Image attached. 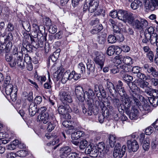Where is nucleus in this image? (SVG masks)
<instances>
[{
	"label": "nucleus",
	"mask_w": 158,
	"mask_h": 158,
	"mask_svg": "<svg viewBox=\"0 0 158 158\" xmlns=\"http://www.w3.org/2000/svg\"><path fill=\"white\" fill-rule=\"evenodd\" d=\"M123 83L121 81H119L117 85V91L121 96V99L123 102L125 110L129 109L131 107L132 103L135 104L134 106H138L140 104L139 99L136 98L137 95L135 93H133L131 96L128 97L123 87Z\"/></svg>",
	"instance_id": "nucleus-1"
},
{
	"label": "nucleus",
	"mask_w": 158,
	"mask_h": 158,
	"mask_svg": "<svg viewBox=\"0 0 158 158\" xmlns=\"http://www.w3.org/2000/svg\"><path fill=\"white\" fill-rule=\"evenodd\" d=\"M75 92L77 98L81 102H83L86 97L89 98L90 96L94 95L92 89H89L87 91L84 92L83 88L80 86L76 87Z\"/></svg>",
	"instance_id": "nucleus-2"
},
{
	"label": "nucleus",
	"mask_w": 158,
	"mask_h": 158,
	"mask_svg": "<svg viewBox=\"0 0 158 158\" xmlns=\"http://www.w3.org/2000/svg\"><path fill=\"white\" fill-rule=\"evenodd\" d=\"M118 19L123 21L125 23H132L134 19L133 14L123 10H118Z\"/></svg>",
	"instance_id": "nucleus-3"
},
{
	"label": "nucleus",
	"mask_w": 158,
	"mask_h": 158,
	"mask_svg": "<svg viewBox=\"0 0 158 158\" xmlns=\"http://www.w3.org/2000/svg\"><path fill=\"white\" fill-rule=\"evenodd\" d=\"M106 152L105 150V145L104 143H99L97 147H93L90 156L93 157H96L98 156L102 158L104 157Z\"/></svg>",
	"instance_id": "nucleus-4"
},
{
	"label": "nucleus",
	"mask_w": 158,
	"mask_h": 158,
	"mask_svg": "<svg viewBox=\"0 0 158 158\" xmlns=\"http://www.w3.org/2000/svg\"><path fill=\"white\" fill-rule=\"evenodd\" d=\"M99 6V2L97 0H85L83 7V11L88 10L90 13L96 11Z\"/></svg>",
	"instance_id": "nucleus-5"
},
{
	"label": "nucleus",
	"mask_w": 158,
	"mask_h": 158,
	"mask_svg": "<svg viewBox=\"0 0 158 158\" xmlns=\"http://www.w3.org/2000/svg\"><path fill=\"white\" fill-rule=\"evenodd\" d=\"M134 28L137 30L142 31L145 28H147L148 26V21L144 19H142L140 21L138 19H136L132 23Z\"/></svg>",
	"instance_id": "nucleus-6"
},
{
	"label": "nucleus",
	"mask_w": 158,
	"mask_h": 158,
	"mask_svg": "<svg viewBox=\"0 0 158 158\" xmlns=\"http://www.w3.org/2000/svg\"><path fill=\"white\" fill-rule=\"evenodd\" d=\"M123 79L127 83V85L129 88L132 92L134 93L135 92V90L137 89L138 87L133 84L134 81L131 83V82L133 80V77L126 73L121 75Z\"/></svg>",
	"instance_id": "nucleus-7"
},
{
	"label": "nucleus",
	"mask_w": 158,
	"mask_h": 158,
	"mask_svg": "<svg viewBox=\"0 0 158 158\" xmlns=\"http://www.w3.org/2000/svg\"><path fill=\"white\" fill-rule=\"evenodd\" d=\"M126 149V145H123L122 148H121V146L120 144L119 143H117L113 152V156L115 158L118 157L119 158H122L124 155Z\"/></svg>",
	"instance_id": "nucleus-8"
},
{
	"label": "nucleus",
	"mask_w": 158,
	"mask_h": 158,
	"mask_svg": "<svg viewBox=\"0 0 158 158\" xmlns=\"http://www.w3.org/2000/svg\"><path fill=\"white\" fill-rule=\"evenodd\" d=\"M38 121L44 124H47L52 122V117L48 113L39 115L37 118Z\"/></svg>",
	"instance_id": "nucleus-9"
},
{
	"label": "nucleus",
	"mask_w": 158,
	"mask_h": 158,
	"mask_svg": "<svg viewBox=\"0 0 158 158\" xmlns=\"http://www.w3.org/2000/svg\"><path fill=\"white\" fill-rule=\"evenodd\" d=\"M60 100L64 103L66 104L67 102L71 103L73 101L71 96L69 93L65 91H62L60 93Z\"/></svg>",
	"instance_id": "nucleus-10"
},
{
	"label": "nucleus",
	"mask_w": 158,
	"mask_h": 158,
	"mask_svg": "<svg viewBox=\"0 0 158 158\" xmlns=\"http://www.w3.org/2000/svg\"><path fill=\"white\" fill-rule=\"evenodd\" d=\"M19 58L14 57L9 62V64L11 67H14L17 64L19 67L23 68L24 67V61L22 59L20 61H18Z\"/></svg>",
	"instance_id": "nucleus-11"
},
{
	"label": "nucleus",
	"mask_w": 158,
	"mask_h": 158,
	"mask_svg": "<svg viewBox=\"0 0 158 158\" xmlns=\"http://www.w3.org/2000/svg\"><path fill=\"white\" fill-rule=\"evenodd\" d=\"M94 61L96 64L99 66L98 67H99L101 69H102L105 61L103 55L102 54L97 53L94 58Z\"/></svg>",
	"instance_id": "nucleus-12"
},
{
	"label": "nucleus",
	"mask_w": 158,
	"mask_h": 158,
	"mask_svg": "<svg viewBox=\"0 0 158 158\" xmlns=\"http://www.w3.org/2000/svg\"><path fill=\"white\" fill-rule=\"evenodd\" d=\"M127 144L129 150L133 152L136 151L139 148V145L137 142L135 140L133 141L128 140L127 142Z\"/></svg>",
	"instance_id": "nucleus-13"
},
{
	"label": "nucleus",
	"mask_w": 158,
	"mask_h": 158,
	"mask_svg": "<svg viewBox=\"0 0 158 158\" xmlns=\"http://www.w3.org/2000/svg\"><path fill=\"white\" fill-rule=\"evenodd\" d=\"M134 85L138 87H138L145 89L148 88L149 83L146 81L137 79L134 81Z\"/></svg>",
	"instance_id": "nucleus-14"
},
{
	"label": "nucleus",
	"mask_w": 158,
	"mask_h": 158,
	"mask_svg": "<svg viewBox=\"0 0 158 158\" xmlns=\"http://www.w3.org/2000/svg\"><path fill=\"white\" fill-rule=\"evenodd\" d=\"M95 104L96 106L98 107H100V108H102V107H106V109L110 111L113 110V107L112 106H110L109 102H108L107 101V102H105L103 103L102 102H99L98 101H97L95 102Z\"/></svg>",
	"instance_id": "nucleus-15"
},
{
	"label": "nucleus",
	"mask_w": 158,
	"mask_h": 158,
	"mask_svg": "<svg viewBox=\"0 0 158 158\" xmlns=\"http://www.w3.org/2000/svg\"><path fill=\"white\" fill-rule=\"evenodd\" d=\"M106 88L109 91L110 94L114 97V95L117 93V90L113 84L111 82L107 81L106 83Z\"/></svg>",
	"instance_id": "nucleus-16"
},
{
	"label": "nucleus",
	"mask_w": 158,
	"mask_h": 158,
	"mask_svg": "<svg viewBox=\"0 0 158 158\" xmlns=\"http://www.w3.org/2000/svg\"><path fill=\"white\" fill-rule=\"evenodd\" d=\"M37 106L35 103H31L29 106L28 111L29 114L31 116H34L38 112Z\"/></svg>",
	"instance_id": "nucleus-17"
},
{
	"label": "nucleus",
	"mask_w": 158,
	"mask_h": 158,
	"mask_svg": "<svg viewBox=\"0 0 158 158\" xmlns=\"http://www.w3.org/2000/svg\"><path fill=\"white\" fill-rule=\"evenodd\" d=\"M60 151L61 152L60 157L61 158H65L68 154L71 152V149L69 146H65L62 148Z\"/></svg>",
	"instance_id": "nucleus-18"
},
{
	"label": "nucleus",
	"mask_w": 158,
	"mask_h": 158,
	"mask_svg": "<svg viewBox=\"0 0 158 158\" xmlns=\"http://www.w3.org/2000/svg\"><path fill=\"white\" fill-rule=\"evenodd\" d=\"M85 135L84 132L79 131L74 132L71 134V138L73 140H77L81 137H83Z\"/></svg>",
	"instance_id": "nucleus-19"
},
{
	"label": "nucleus",
	"mask_w": 158,
	"mask_h": 158,
	"mask_svg": "<svg viewBox=\"0 0 158 158\" xmlns=\"http://www.w3.org/2000/svg\"><path fill=\"white\" fill-rule=\"evenodd\" d=\"M118 68L121 71L120 73V75L125 73L129 72L130 70V66L127 64L118 65Z\"/></svg>",
	"instance_id": "nucleus-20"
},
{
	"label": "nucleus",
	"mask_w": 158,
	"mask_h": 158,
	"mask_svg": "<svg viewBox=\"0 0 158 158\" xmlns=\"http://www.w3.org/2000/svg\"><path fill=\"white\" fill-rule=\"evenodd\" d=\"M3 87L5 89L6 94H11V93L15 90V88H17V87L16 86L13 87V86L12 84H8L6 85V84H5L4 86Z\"/></svg>",
	"instance_id": "nucleus-21"
},
{
	"label": "nucleus",
	"mask_w": 158,
	"mask_h": 158,
	"mask_svg": "<svg viewBox=\"0 0 158 158\" xmlns=\"http://www.w3.org/2000/svg\"><path fill=\"white\" fill-rule=\"evenodd\" d=\"M12 53L14 58H15V57L19 58V61H20L21 59H23V54L20 52H18V48L15 47L14 48Z\"/></svg>",
	"instance_id": "nucleus-22"
},
{
	"label": "nucleus",
	"mask_w": 158,
	"mask_h": 158,
	"mask_svg": "<svg viewBox=\"0 0 158 158\" xmlns=\"http://www.w3.org/2000/svg\"><path fill=\"white\" fill-rule=\"evenodd\" d=\"M158 95L156 94V96L148 97V101L153 106L156 107L158 105Z\"/></svg>",
	"instance_id": "nucleus-23"
},
{
	"label": "nucleus",
	"mask_w": 158,
	"mask_h": 158,
	"mask_svg": "<svg viewBox=\"0 0 158 158\" xmlns=\"http://www.w3.org/2000/svg\"><path fill=\"white\" fill-rule=\"evenodd\" d=\"M109 143L111 148H113L115 144L117 138L115 135L110 134L108 136Z\"/></svg>",
	"instance_id": "nucleus-24"
},
{
	"label": "nucleus",
	"mask_w": 158,
	"mask_h": 158,
	"mask_svg": "<svg viewBox=\"0 0 158 158\" xmlns=\"http://www.w3.org/2000/svg\"><path fill=\"white\" fill-rule=\"evenodd\" d=\"M138 114V110L135 108L132 107V109L129 115L130 118L131 120L136 119L137 118Z\"/></svg>",
	"instance_id": "nucleus-25"
},
{
	"label": "nucleus",
	"mask_w": 158,
	"mask_h": 158,
	"mask_svg": "<svg viewBox=\"0 0 158 158\" xmlns=\"http://www.w3.org/2000/svg\"><path fill=\"white\" fill-rule=\"evenodd\" d=\"M119 49V47L117 46H111L109 47L106 51L107 54L111 56L113 55L115 52V49Z\"/></svg>",
	"instance_id": "nucleus-26"
},
{
	"label": "nucleus",
	"mask_w": 158,
	"mask_h": 158,
	"mask_svg": "<svg viewBox=\"0 0 158 158\" xmlns=\"http://www.w3.org/2000/svg\"><path fill=\"white\" fill-rule=\"evenodd\" d=\"M102 28V24H97L93 27L91 32L92 34H97L100 32Z\"/></svg>",
	"instance_id": "nucleus-27"
},
{
	"label": "nucleus",
	"mask_w": 158,
	"mask_h": 158,
	"mask_svg": "<svg viewBox=\"0 0 158 158\" xmlns=\"http://www.w3.org/2000/svg\"><path fill=\"white\" fill-rule=\"evenodd\" d=\"M70 71L69 70L67 71L66 72H64L63 73V75L60 79L61 82L63 84H65L68 80H71V79H70Z\"/></svg>",
	"instance_id": "nucleus-28"
},
{
	"label": "nucleus",
	"mask_w": 158,
	"mask_h": 158,
	"mask_svg": "<svg viewBox=\"0 0 158 158\" xmlns=\"http://www.w3.org/2000/svg\"><path fill=\"white\" fill-rule=\"evenodd\" d=\"M149 40L152 44L156 43V45L158 46V39L157 34L156 33L152 34L149 36Z\"/></svg>",
	"instance_id": "nucleus-29"
},
{
	"label": "nucleus",
	"mask_w": 158,
	"mask_h": 158,
	"mask_svg": "<svg viewBox=\"0 0 158 158\" xmlns=\"http://www.w3.org/2000/svg\"><path fill=\"white\" fill-rule=\"evenodd\" d=\"M60 50H56V51L53 53L52 55L49 58L48 60H50L51 59L53 62H55L59 57L60 55Z\"/></svg>",
	"instance_id": "nucleus-30"
},
{
	"label": "nucleus",
	"mask_w": 158,
	"mask_h": 158,
	"mask_svg": "<svg viewBox=\"0 0 158 158\" xmlns=\"http://www.w3.org/2000/svg\"><path fill=\"white\" fill-rule=\"evenodd\" d=\"M62 125L64 127L68 128L69 130H73L74 127L72 125V122L70 121L66 120L62 122Z\"/></svg>",
	"instance_id": "nucleus-31"
},
{
	"label": "nucleus",
	"mask_w": 158,
	"mask_h": 158,
	"mask_svg": "<svg viewBox=\"0 0 158 158\" xmlns=\"http://www.w3.org/2000/svg\"><path fill=\"white\" fill-rule=\"evenodd\" d=\"M141 5V2L139 0H135L131 3V6L132 9L135 10L137 9Z\"/></svg>",
	"instance_id": "nucleus-32"
},
{
	"label": "nucleus",
	"mask_w": 158,
	"mask_h": 158,
	"mask_svg": "<svg viewBox=\"0 0 158 158\" xmlns=\"http://www.w3.org/2000/svg\"><path fill=\"white\" fill-rule=\"evenodd\" d=\"M80 74V73L79 74L76 73L74 71H73L71 73L70 72V79H71V80L72 79H73L75 80L79 79L81 77Z\"/></svg>",
	"instance_id": "nucleus-33"
},
{
	"label": "nucleus",
	"mask_w": 158,
	"mask_h": 158,
	"mask_svg": "<svg viewBox=\"0 0 158 158\" xmlns=\"http://www.w3.org/2000/svg\"><path fill=\"white\" fill-rule=\"evenodd\" d=\"M77 71L81 74L85 73V65L82 62L78 64L77 66Z\"/></svg>",
	"instance_id": "nucleus-34"
},
{
	"label": "nucleus",
	"mask_w": 158,
	"mask_h": 158,
	"mask_svg": "<svg viewBox=\"0 0 158 158\" xmlns=\"http://www.w3.org/2000/svg\"><path fill=\"white\" fill-rule=\"evenodd\" d=\"M142 147L144 150H148L150 147V142L149 138H146L143 141Z\"/></svg>",
	"instance_id": "nucleus-35"
},
{
	"label": "nucleus",
	"mask_w": 158,
	"mask_h": 158,
	"mask_svg": "<svg viewBox=\"0 0 158 158\" xmlns=\"http://www.w3.org/2000/svg\"><path fill=\"white\" fill-rule=\"evenodd\" d=\"M87 65L88 70L87 73L89 74L90 73H93L95 70V65L94 63L88 64Z\"/></svg>",
	"instance_id": "nucleus-36"
},
{
	"label": "nucleus",
	"mask_w": 158,
	"mask_h": 158,
	"mask_svg": "<svg viewBox=\"0 0 158 158\" xmlns=\"http://www.w3.org/2000/svg\"><path fill=\"white\" fill-rule=\"evenodd\" d=\"M26 40H23V47L25 48L27 51H31L32 49V46L30 44V43L28 41H27L26 42Z\"/></svg>",
	"instance_id": "nucleus-37"
},
{
	"label": "nucleus",
	"mask_w": 158,
	"mask_h": 158,
	"mask_svg": "<svg viewBox=\"0 0 158 158\" xmlns=\"http://www.w3.org/2000/svg\"><path fill=\"white\" fill-rule=\"evenodd\" d=\"M22 26L23 28L27 32L31 30V27L29 22L27 21H24L22 22Z\"/></svg>",
	"instance_id": "nucleus-38"
},
{
	"label": "nucleus",
	"mask_w": 158,
	"mask_h": 158,
	"mask_svg": "<svg viewBox=\"0 0 158 158\" xmlns=\"http://www.w3.org/2000/svg\"><path fill=\"white\" fill-rule=\"evenodd\" d=\"M64 71L63 69H59L55 73V76H56L57 81L60 80L61 79L63 74Z\"/></svg>",
	"instance_id": "nucleus-39"
},
{
	"label": "nucleus",
	"mask_w": 158,
	"mask_h": 158,
	"mask_svg": "<svg viewBox=\"0 0 158 158\" xmlns=\"http://www.w3.org/2000/svg\"><path fill=\"white\" fill-rule=\"evenodd\" d=\"M154 28L150 26L145 30L144 34L149 36L152 34L155 33L154 32Z\"/></svg>",
	"instance_id": "nucleus-40"
},
{
	"label": "nucleus",
	"mask_w": 158,
	"mask_h": 158,
	"mask_svg": "<svg viewBox=\"0 0 158 158\" xmlns=\"http://www.w3.org/2000/svg\"><path fill=\"white\" fill-rule=\"evenodd\" d=\"M81 111L82 113L86 116H90L92 114L91 111H87L86 108L83 104L81 105Z\"/></svg>",
	"instance_id": "nucleus-41"
},
{
	"label": "nucleus",
	"mask_w": 158,
	"mask_h": 158,
	"mask_svg": "<svg viewBox=\"0 0 158 158\" xmlns=\"http://www.w3.org/2000/svg\"><path fill=\"white\" fill-rule=\"evenodd\" d=\"M94 95H92L90 96L89 97H87L85 98V100H87V104L89 106V108L92 107L94 105V102L92 98V97Z\"/></svg>",
	"instance_id": "nucleus-42"
},
{
	"label": "nucleus",
	"mask_w": 158,
	"mask_h": 158,
	"mask_svg": "<svg viewBox=\"0 0 158 158\" xmlns=\"http://www.w3.org/2000/svg\"><path fill=\"white\" fill-rule=\"evenodd\" d=\"M27 154V152L25 150H20L16 152L17 156L20 157H25Z\"/></svg>",
	"instance_id": "nucleus-43"
},
{
	"label": "nucleus",
	"mask_w": 158,
	"mask_h": 158,
	"mask_svg": "<svg viewBox=\"0 0 158 158\" xmlns=\"http://www.w3.org/2000/svg\"><path fill=\"white\" fill-rule=\"evenodd\" d=\"M145 92L151 96L150 97L156 96V94L158 95V91L156 89H152L150 88L149 91H147L146 90Z\"/></svg>",
	"instance_id": "nucleus-44"
},
{
	"label": "nucleus",
	"mask_w": 158,
	"mask_h": 158,
	"mask_svg": "<svg viewBox=\"0 0 158 158\" xmlns=\"http://www.w3.org/2000/svg\"><path fill=\"white\" fill-rule=\"evenodd\" d=\"M106 36L105 35L102 34L98 36V41L100 44H103L106 41Z\"/></svg>",
	"instance_id": "nucleus-45"
},
{
	"label": "nucleus",
	"mask_w": 158,
	"mask_h": 158,
	"mask_svg": "<svg viewBox=\"0 0 158 158\" xmlns=\"http://www.w3.org/2000/svg\"><path fill=\"white\" fill-rule=\"evenodd\" d=\"M116 40L117 38L112 35H109L108 37V41L109 43L113 44L115 43Z\"/></svg>",
	"instance_id": "nucleus-46"
},
{
	"label": "nucleus",
	"mask_w": 158,
	"mask_h": 158,
	"mask_svg": "<svg viewBox=\"0 0 158 158\" xmlns=\"http://www.w3.org/2000/svg\"><path fill=\"white\" fill-rule=\"evenodd\" d=\"M58 111L60 114L64 115L66 112V109L63 106H60L58 108Z\"/></svg>",
	"instance_id": "nucleus-47"
},
{
	"label": "nucleus",
	"mask_w": 158,
	"mask_h": 158,
	"mask_svg": "<svg viewBox=\"0 0 158 158\" xmlns=\"http://www.w3.org/2000/svg\"><path fill=\"white\" fill-rule=\"evenodd\" d=\"M44 37L41 36L40 38V40L39 41L38 44H35V48H37L39 47H42L44 45Z\"/></svg>",
	"instance_id": "nucleus-48"
},
{
	"label": "nucleus",
	"mask_w": 158,
	"mask_h": 158,
	"mask_svg": "<svg viewBox=\"0 0 158 158\" xmlns=\"http://www.w3.org/2000/svg\"><path fill=\"white\" fill-rule=\"evenodd\" d=\"M48 82H47L44 84V88L47 89H50L51 88V84L52 83L51 81V79L49 73H48Z\"/></svg>",
	"instance_id": "nucleus-49"
},
{
	"label": "nucleus",
	"mask_w": 158,
	"mask_h": 158,
	"mask_svg": "<svg viewBox=\"0 0 158 158\" xmlns=\"http://www.w3.org/2000/svg\"><path fill=\"white\" fill-rule=\"evenodd\" d=\"M94 141L95 142H96L99 141L101 139V134L99 133L94 132L92 134Z\"/></svg>",
	"instance_id": "nucleus-50"
},
{
	"label": "nucleus",
	"mask_w": 158,
	"mask_h": 158,
	"mask_svg": "<svg viewBox=\"0 0 158 158\" xmlns=\"http://www.w3.org/2000/svg\"><path fill=\"white\" fill-rule=\"evenodd\" d=\"M49 32L51 34H54L57 31L56 26L54 25H50L48 28Z\"/></svg>",
	"instance_id": "nucleus-51"
},
{
	"label": "nucleus",
	"mask_w": 158,
	"mask_h": 158,
	"mask_svg": "<svg viewBox=\"0 0 158 158\" xmlns=\"http://www.w3.org/2000/svg\"><path fill=\"white\" fill-rule=\"evenodd\" d=\"M12 46V44L11 42L9 41L5 45V52L8 53L11 49Z\"/></svg>",
	"instance_id": "nucleus-52"
},
{
	"label": "nucleus",
	"mask_w": 158,
	"mask_h": 158,
	"mask_svg": "<svg viewBox=\"0 0 158 158\" xmlns=\"http://www.w3.org/2000/svg\"><path fill=\"white\" fill-rule=\"evenodd\" d=\"M88 145V142L85 140H82L80 142V148L81 149L86 148Z\"/></svg>",
	"instance_id": "nucleus-53"
},
{
	"label": "nucleus",
	"mask_w": 158,
	"mask_h": 158,
	"mask_svg": "<svg viewBox=\"0 0 158 158\" xmlns=\"http://www.w3.org/2000/svg\"><path fill=\"white\" fill-rule=\"evenodd\" d=\"M145 8L146 9L150 10H152L154 9V8L152 6V5L150 3L149 1H146L144 5Z\"/></svg>",
	"instance_id": "nucleus-54"
},
{
	"label": "nucleus",
	"mask_w": 158,
	"mask_h": 158,
	"mask_svg": "<svg viewBox=\"0 0 158 158\" xmlns=\"http://www.w3.org/2000/svg\"><path fill=\"white\" fill-rule=\"evenodd\" d=\"M110 98L112 102V103L115 106H118L119 105L120 101L119 99L117 98H115L113 97V98H112L111 97H110Z\"/></svg>",
	"instance_id": "nucleus-55"
},
{
	"label": "nucleus",
	"mask_w": 158,
	"mask_h": 158,
	"mask_svg": "<svg viewBox=\"0 0 158 158\" xmlns=\"http://www.w3.org/2000/svg\"><path fill=\"white\" fill-rule=\"evenodd\" d=\"M123 61L125 64H130L132 63V59L129 56H126L123 57Z\"/></svg>",
	"instance_id": "nucleus-56"
},
{
	"label": "nucleus",
	"mask_w": 158,
	"mask_h": 158,
	"mask_svg": "<svg viewBox=\"0 0 158 158\" xmlns=\"http://www.w3.org/2000/svg\"><path fill=\"white\" fill-rule=\"evenodd\" d=\"M17 92L16 88H15V89L12 93H11V94H7V95H10V96L11 99L13 101H15L16 100L17 94L16 92Z\"/></svg>",
	"instance_id": "nucleus-57"
},
{
	"label": "nucleus",
	"mask_w": 158,
	"mask_h": 158,
	"mask_svg": "<svg viewBox=\"0 0 158 158\" xmlns=\"http://www.w3.org/2000/svg\"><path fill=\"white\" fill-rule=\"evenodd\" d=\"M35 78L40 82H44L46 80V78L44 76H38L37 75H35Z\"/></svg>",
	"instance_id": "nucleus-58"
},
{
	"label": "nucleus",
	"mask_w": 158,
	"mask_h": 158,
	"mask_svg": "<svg viewBox=\"0 0 158 158\" xmlns=\"http://www.w3.org/2000/svg\"><path fill=\"white\" fill-rule=\"evenodd\" d=\"M146 57L151 62L153 60L154 55L153 52L152 51L146 54Z\"/></svg>",
	"instance_id": "nucleus-59"
},
{
	"label": "nucleus",
	"mask_w": 158,
	"mask_h": 158,
	"mask_svg": "<svg viewBox=\"0 0 158 158\" xmlns=\"http://www.w3.org/2000/svg\"><path fill=\"white\" fill-rule=\"evenodd\" d=\"M94 146H92L91 145H89L88 146H87L85 149V153L86 154H89L90 155L91 153V151L93 149V147H94Z\"/></svg>",
	"instance_id": "nucleus-60"
},
{
	"label": "nucleus",
	"mask_w": 158,
	"mask_h": 158,
	"mask_svg": "<svg viewBox=\"0 0 158 158\" xmlns=\"http://www.w3.org/2000/svg\"><path fill=\"white\" fill-rule=\"evenodd\" d=\"M78 154L75 152H70L66 156V158H77L78 157Z\"/></svg>",
	"instance_id": "nucleus-61"
},
{
	"label": "nucleus",
	"mask_w": 158,
	"mask_h": 158,
	"mask_svg": "<svg viewBox=\"0 0 158 158\" xmlns=\"http://www.w3.org/2000/svg\"><path fill=\"white\" fill-rule=\"evenodd\" d=\"M14 27L13 24L9 22L8 24L6 30L11 32L14 31Z\"/></svg>",
	"instance_id": "nucleus-62"
},
{
	"label": "nucleus",
	"mask_w": 158,
	"mask_h": 158,
	"mask_svg": "<svg viewBox=\"0 0 158 158\" xmlns=\"http://www.w3.org/2000/svg\"><path fill=\"white\" fill-rule=\"evenodd\" d=\"M48 123L47 129L49 132H51L54 129L55 125L54 124L52 123L51 122H48Z\"/></svg>",
	"instance_id": "nucleus-63"
},
{
	"label": "nucleus",
	"mask_w": 158,
	"mask_h": 158,
	"mask_svg": "<svg viewBox=\"0 0 158 158\" xmlns=\"http://www.w3.org/2000/svg\"><path fill=\"white\" fill-rule=\"evenodd\" d=\"M47 110V108L45 106H43L40 107L38 110V111L40 113L39 115H41L43 114L48 113L46 111Z\"/></svg>",
	"instance_id": "nucleus-64"
}]
</instances>
